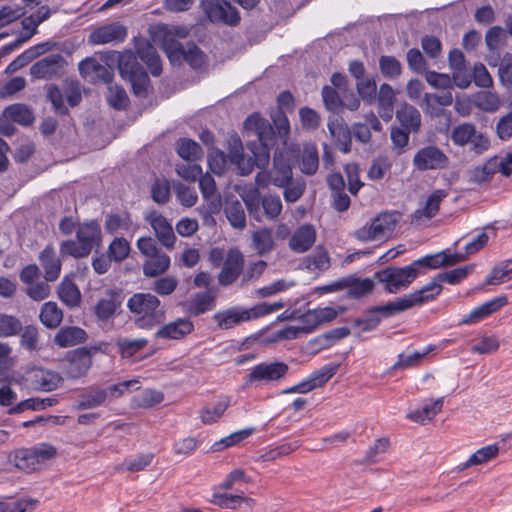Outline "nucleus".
Here are the masks:
<instances>
[{"mask_svg": "<svg viewBox=\"0 0 512 512\" xmlns=\"http://www.w3.org/2000/svg\"><path fill=\"white\" fill-rule=\"evenodd\" d=\"M245 125L253 129L258 142H251L248 145L253 157L245 156L240 138L231 137L228 141L229 157L236 165L239 174L246 176L252 173L254 167L266 168L270 161V149L275 144L274 127L259 115H251L247 118Z\"/></svg>", "mask_w": 512, "mask_h": 512, "instance_id": "f257e3e1", "label": "nucleus"}, {"mask_svg": "<svg viewBox=\"0 0 512 512\" xmlns=\"http://www.w3.org/2000/svg\"><path fill=\"white\" fill-rule=\"evenodd\" d=\"M470 270L471 267L465 266L453 269L449 272L441 273L420 289L389 302L386 305L380 306L375 310L390 316L408 310L414 306L422 305L425 302L433 300L441 293L442 282L457 284L467 277Z\"/></svg>", "mask_w": 512, "mask_h": 512, "instance_id": "f03ea898", "label": "nucleus"}, {"mask_svg": "<svg viewBox=\"0 0 512 512\" xmlns=\"http://www.w3.org/2000/svg\"><path fill=\"white\" fill-rule=\"evenodd\" d=\"M127 308L134 323L141 329H152L165 319V310L160 300L151 293H135L127 301Z\"/></svg>", "mask_w": 512, "mask_h": 512, "instance_id": "7ed1b4c3", "label": "nucleus"}, {"mask_svg": "<svg viewBox=\"0 0 512 512\" xmlns=\"http://www.w3.org/2000/svg\"><path fill=\"white\" fill-rule=\"evenodd\" d=\"M241 197L250 217L257 222H262L263 216L274 221L282 212L283 206L278 195L268 194L261 197L257 189H252L245 192Z\"/></svg>", "mask_w": 512, "mask_h": 512, "instance_id": "20e7f679", "label": "nucleus"}, {"mask_svg": "<svg viewBox=\"0 0 512 512\" xmlns=\"http://www.w3.org/2000/svg\"><path fill=\"white\" fill-rule=\"evenodd\" d=\"M57 449L47 443H40L31 448H22L14 452L11 463L25 472L40 469L47 461L55 458Z\"/></svg>", "mask_w": 512, "mask_h": 512, "instance_id": "39448f33", "label": "nucleus"}, {"mask_svg": "<svg viewBox=\"0 0 512 512\" xmlns=\"http://www.w3.org/2000/svg\"><path fill=\"white\" fill-rule=\"evenodd\" d=\"M164 36L162 48L172 63L183 58L194 69H200L206 64V57L197 45L194 43L182 45L166 32Z\"/></svg>", "mask_w": 512, "mask_h": 512, "instance_id": "423d86ee", "label": "nucleus"}, {"mask_svg": "<svg viewBox=\"0 0 512 512\" xmlns=\"http://www.w3.org/2000/svg\"><path fill=\"white\" fill-rule=\"evenodd\" d=\"M289 367L284 362H262L249 370V373L244 378L245 387H261L264 385L279 382L285 377Z\"/></svg>", "mask_w": 512, "mask_h": 512, "instance_id": "0eeeda50", "label": "nucleus"}, {"mask_svg": "<svg viewBox=\"0 0 512 512\" xmlns=\"http://www.w3.org/2000/svg\"><path fill=\"white\" fill-rule=\"evenodd\" d=\"M418 274L419 269L412 263L405 267H388L377 272L376 277L380 283L384 284L387 292L396 294L407 289Z\"/></svg>", "mask_w": 512, "mask_h": 512, "instance_id": "6e6552de", "label": "nucleus"}, {"mask_svg": "<svg viewBox=\"0 0 512 512\" xmlns=\"http://www.w3.org/2000/svg\"><path fill=\"white\" fill-rule=\"evenodd\" d=\"M401 215L397 211L380 213L370 225L360 228L356 236L359 240L372 241L389 237L396 228Z\"/></svg>", "mask_w": 512, "mask_h": 512, "instance_id": "1a4fd4ad", "label": "nucleus"}, {"mask_svg": "<svg viewBox=\"0 0 512 512\" xmlns=\"http://www.w3.org/2000/svg\"><path fill=\"white\" fill-rule=\"evenodd\" d=\"M201 6L211 22L235 26L240 21V15L232 0H202Z\"/></svg>", "mask_w": 512, "mask_h": 512, "instance_id": "9d476101", "label": "nucleus"}, {"mask_svg": "<svg viewBox=\"0 0 512 512\" xmlns=\"http://www.w3.org/2000/svg\"><path fill=\"white\" fill-rule=\"evenodd\" d=\"M497 172H500L503 176H509L512 173V153L489 158L485 163L471 171V179L476 183H483Z\"/></svg>", "mask_w": 512, "mask_h": 512, "instance_id": "9b49d317", "label": "nucleus"}, {"mask_svg": "<svg viewBox=\"0 0 512 512\" xmlns=\"http://www.w3.org/2000/svg\"><path fill=\"white\" fill-rule=\"evenodd\" d=\"M447 155L438 147L429 145L419 149L413 158V165L420 171L443 169L448 165Z\"/></svg>", "mask_w": 512, "mask_h": 512, "instance_id": "f8f14e48", "label": "nucleus"}, {"mask_svg": "<svg viewBox=\"0 0 512 512\" xmlns=\"http://www.w3.org/2000/svg\"><path fill=\"white\" fill-rule=\"evenodd\" d=\"M65 64L61 54H50L34 63L30 68V74L36 79L59 77L64 72Z\"/></svg>", "mask_w": 512, "mask_h": 512, "instance_id": "ddd939ff", "label": "nucleus"}, {"mask_svg": "<svg viewBox=\"0 0 512 512\" xmlns=\"http://www.w3.org/2000/svg\"><path fill=\"white\" fill-rule=\"evenodd\" d=\"M244 268V256L238 249H230L224 259L218 281L223 286L234 283Z\"/></svg>", "mask_w": 512, "mask_h": 512, "instance_id": "4468645a", "label": "nucleus"}, {"mask_svg": "<svg viewBox=\"0 0 512 512\" xmlns=\"http://www.w3.org/2000/svg\"><path fill=\"white\" fill-rule=\"evenodd\" d=\"M354 80L358 96L364 102L372 104L376 100L377 83L374 76L365 72L361 62L354 61Z\"/></svg>", "mask_w": 512, "mask_h": 512, "instance_id": "2eb2a0df", "label": "nucleus"}, {"mask_svg": "<svg viewBox=\"0 0 512 512\" xmlns=\"http://www.w3.org/2000/svg\"><path fill=\"white\" fill-rule=\"evenodd\" d=\"M446 196V191L441 189L432 192L426 201L412 214L411 224L420 226L430 221L439 212L440 203Z\"/></svg>", "mask_w": 512, "mask_h": 512, "instance_id": "dca6fc26", "label": "nucleus"}, {"mask_svg": "<svg viewBox=\"0 0 512 512\" xmlns=\"http://www.w3.org/2000/svg\"><path fill=\"white\" fill-rule=\"evenodd\" d=\"M145 220L150 224L158 241L164 247L169 249L174 247L176 236L173 227L162 214L151 211L145 215Z\"/></svg>", "mask_w": 512, "mask_h": 512, "instance_id": "f3484780", "label": "nucleus"}, {"mask_svg": "<svg viewBox=\"0 0 512 512\" xmlns=\"http://www.w3.org/2000/svg\"><path fill=\"white\" fill-rule=\"evenodd\" d=\"M91 365L90 351L86 348H78L68 355L65 374L71 379L80 378L88 372Z\"/></svg>", "mask_w": 512, "mask_h": 512, "instance_id": "a211bd4d", "label": "nucleus"}, {"mask_svg": "<svg viewBox=\"0 0 512 512\" xmlns=\"http://www.w3.org/2000/svg\"><path fill=\"white\" fill-rule=\"evenodd\" d=\"M214 321L217 327L222 330L232 329L242 322L254 319L251 309H244L238 306L222 310L214 314Z\"/></svg>", "mask_w": 512, "mask_h": 512, "instance_id": "6ab92c4d", "label": "nucleus"}, {"mask_svg": "<svg viewBox=\"0 0 512 512\" xmlns=\"http://www.w3.org/2000/svg\"><path fill=\"white\" fill-rule=\"evenodd\" d=\"M194 330L189 318H177L161 326L155 333L158 339L181 340Z\"/></svg>", "mask_w": 512, "mask_h": 512, "instance_id": "aec40b11", "label": "nucleus"}, {"mask_svg": "<svg viewBox=\"0 0 512 512\" xmlns=\"http://www.w3.org/2000/svg\"><path fill=\"white\" fill-rule=\"evenodd\" d=\"M508 298L505 295L498 296L492 300H489L477 307H475L468 315L464 316L460 320L461 325H471L478 323L485 319L494 312H497L502 307L507 305Z\"/></svg>", "mask_w": 512, "mask_h": 512, "instance_id": "412c9836", "label": "nucleus"}, {"mask_svg": "<svg viewBox=\"0 0 512 512\" xmlns=\"http://www.w3.org/2000/svg\"><path fill=\"white\" fill-rule=\"evenodd\" d=\"M27 380L35 390L52 391L58 387L61 377L51 370L35 367L27 373Z\"/></svg>", "mask_w": 512, "mask_h": 512, "instance_id": "4be33fe9", "label": "nucleus"}, {"mask_svg": "<svg viewBox=\"0 0 512 512\" xmlns=\"http://www.w3.org/2000/svg\"><path fill=\"white\" fill-rule=\"evenodd\" d=\"M126 37V28L118 22H113L94 30L90 34L89 39L91 43L100 45L112 42H122Z\"/></svg>", "mask_w": 512, "mask_h": 512, "instance_id": "5701e85b", "label": "nucleus"}, {"mask_svg": "<svg viewBox=\"0 0 512 512\" xmlns=\"http://www.w3.org/2000/svg\"><path fill=\"white\" fill-rule=\"evenodd\" d=\"M271 183L276 187L287 186L292 179L291 158L283 151H276L273 159Z\"/></svg>", "mask_w": 512, "mask_h": 512, "instance_id": "b1692460", "label": "nucleus"}, {"mask_svg": "<svg viewBox=\"0 0 512 512\" xmlns=\"http://www.w3.org/2000/svg\"><path fill=\"white\" fill-rule=\"evenodd\" d=\"M121 305V295L109 290L98 300L94 307V312L100 321L106 322L114 318Z\"/></svg>", "mask_w": 512, "mask_h": 512, "instance_id": "393cba45", "label": "nucleus"}, {"mask_svg": "<svg viewBox=\"0 0 512 512\" xmlns=\"http://www.w3.org/2000/svg\"><path fill=\"white\" fill-rule=\"evenodd\" d=\"M443 403V397L426 400L420 408L409 411L407 418L417 424L425 425L442 411Z\"/></svg>", "mask_w": 512, "mask_h": 512, "instance_id": "a878e982", "label": "nucleus"}, {"mask_svg": "<svg viewBox=\"0 0 512 512\" xmlns=\"http://www.w3.org/2000/svg\"><path fill=\"white\" fill-rule=\"evenodd\" d=\"M316 240V230L311 224H304L298 227L289 240V248L296 253H303L309 250Z\"/></svg>", "mask_w": 512, "mask_h": 512, "instance_id": "bb28decb", "label": "nucleus"}, {"mask_svg": "<svg viewBox=\"0 0 512 512\" xmlns=\"http://www.w3.org/2000/svg\"><path fill=\"white\" fill-rule=\"evenodd\" d=\"M77 240L91 253L94 246H98L102 240L101 228L96 221H90L79 225L76 231Z\"/></svg>", "mask_w": 512, "mask_h": 512, "instance_id": "cd10ccee", "label": "nucleus"}, {"mask_svg": "<svg viewBox=\"0 0 512 512\" xmlns=\"http://www.w3.org/2000/svg\"><path fill=\"white\" fill-rule=\"evenodd\" d=\"M87 333L84 329L76 326L61 328L54 336V343L62 348H67L84 343Z\"/></svg>", "mask_w": 512, "mask_h": 512, "instance_id": "c85d7f7f", "label": "nucleus"}, {"mask_svg": "<svg viewBox=\"0 0 512 512\" xmlns=\"http://www.w3.org/2000/svg\"><path fill=\"white\" fill-rule=\"evenodd\" d=\"M328 129L336 147L343 153L350 151L351 132L342 120L335 118L328 124Z\"/></svg>", "mask_w": 512, "mask_h": 512, "instance_id": "c756f323", "label": "nucleus"}, {"mask_svg": "<svg viewBox=\"0 0 512 512\" xmlns=\"http://www.w3.org/2000/svg\"><path fill=\"white\" fill-rule=\"evenodd\" d=\"M39 261L45 272L46 281H55L61 272V261L51 246H47L39 255Z\"/></svg>", "mask_w": 512, "mask_h": 512, "instance_id": "7c9ffc66", "label": "nucleus"}, {"mask_svg": "<svg viewBox=\"0 0 512 512\" xmlns=\"http://www.w3.org/2000/svg\"><path fill=\"white\" fill-rule=\"evenodd\" d=\"M396 118L402 128L417 133L421 126L420 112L412 105L404 103L397 111Z\"/></svg>", "mask_w": 512, "mask_h": 512, "instance_id": "2f4dec72", "label": "nucleus"}, {"mask_svg": "<svg viewBox=\"0 0 512 512\" xmlns=\"http://www.w3.org/2000/svg\"><path fill=\"white\" fill-rule=\"evenodd\" d=\"M170 264V257L166 253L159 251L144 262L143 274L146 277H157L164 274L169 269Z\"/></svg>", "mask_w": 512, "mask_h": 512, "instance_id": "473e14b6", "label": "nucleus"}, {"mask_svg": "<svg viewBox=\"0 0 512 512\" xmlns=\"http://www.w3.org/2000/svg\"><path fill=\"white\" fill-rule=\"evenodd\" d=\"M138 57L147 64L153 76H159L162 72V64L156 49L148 42L143 41L137 47Z\"/></svg>", "mask_w": 512, "mask_h": 512, "instance_id": "72a5a7b5", "label": "nucleus"}, {"mask_svg": "<svg viewBox=\"0 0 512 512\" xmlns=\"http://www.w3.org/2000/svg\"><path fill=\"white\" fill-rule=\"evenodd\" d=\"M339 366V363L331 362L314 371L307 379H305L309 391L327 383L337 372Z\"/></svg>", "mask_w": 512, "mask_h": 512, "instance_id": "f704fd0d", "label": "nucleus"}, {"mask_svg": "<svg viewBox=\"0 0 512 512\" xmlns=\"http://www.w3.org/2000/svg\"><path fill=\"white\" fill-rule=\"evenodd\" d=\"M58 296L69 308H76L81 302V293L76 284L65 277L59 285Z\"/></svg>", "mask_w": 512, "mask_h": 512, "instance_id": "c9c22d12", "label": "nucleus"}, {"mask_svg": "<svg viewBox=\"0 0 512 512\" xmlns=\"http://www.w3.org/2000/svg\"><path fill=\"white\" fill-rule=\"evenodd\" d=\"M39 318L45 327L55 329L63 320V312L58 307L57 303L49 301L43 304Z\"/></svg>", "mask_w": 512, "mask_h": 512, "instance_id": "e433bc0d", "label": "nucleus"}, {"mask_svg": "<svg viewBox=\"0 0 512 512\" xmlns=\"http://www.w3.org/2000/svg\"><path fill=\"white\" fill-rule=\"evenodd\" d=\"M253 247L257 254L264 256L269 254L275 246L272 230L269 228H262L252 234Z\"/></svg>", "mask_w": 512, "mask_h": 512, "instance_id": "4c0bfd02", "label": "nucleus"}, {"mask_svg": "<svg viewBox=\"0 0 512 512\" xmlns=\"http://www.w3.org/2000/svg\"><path fill=\"white\" fill-rule=\"evenodd\" d=\"M370 128L375 131H380L382 129L380 121L373 112H370L365 116L364 123L359 122L354 124V136L359 141L366 143L371 137Z\"/></svg>", "mask_w": 512, "mask_h": 512, "instance_id": "58836bf2", "label": "nucleus"}, {"mask_svg": "<svg viewBox=\"0 0 512 512\" xmlns=\"http://www.w3.org/2000/svg\"><path fill=\"white\" fill-rule=\"evenodd\" d=\"M118 69L121 77L130 80L136 74L144 71L143 67L137 62V58L132 53L120 55L118 61Z\"/></svg>", "mask_w": 512, "mask_h": 512, "instance_id": "ea45409f", "label": "nucleus"}, {"mask_svg": "<svg viewBox=\"0 0 512 512\" xmlns=\"http://www.w3.org/2000/svg\"><path fill=\"white\" fill-rule=\"evenodd\" d=\"M3 116L22 125H29L34 117L31 110L22 103H16L5 108Z\"/></svg>", "mask_w": 512, "mask_h": 512, "instance_id": "a19ab883", "label": "nucleus"}, {"mask_svg": "<svg viewBox=\"0 0 512 512\" xmlns=\"http://www.w3.org/2000/svg\"><path fill=\"white\" fill-rule=\"evenodd\" d=\"M512 279V259L498 263L486 278L489 285H499Z\"/></svg>", "mask_w": 512, "mask_h": 512, "instance_id": "79ce46f5", "label": "nucleus"}, {"mask_svg": "<svg viewBox=\"0 0 512 512\" xmlns=\"http://www.w3.org/2000/svg\"><path fill=\"white\" fill-rule=\"evenodd\" d=\"M475 106L485 112H495L501 106V99L495 92L480 91L474 95Z\"/></svg>", "mask_w": 512, "mask_h": 512, "instance_id": "37998d69", "label": "nucleus"}, {"mask_svg": "<svg viewBox=\"0 0 512 512\" xmlns=\"http://www.w3.org/2000/svg\"><path fill=\"white\" fill-rule=\"evenodd\" d=\"M229 404V399L227 397H223L215 405L204 407L200 411L202 423L209 425L217 422L222 417Z\"/></svg>", "mask_w": 512, "mask_h": 512, "instance_id": "c03bdc74", "label": "nucleus"}, {"mask_svg": "<svg viewBox=\"0 0 512 512\" xmlns=\"http://www.w3.org/2000/svg\"><path fill=\"white\" fill-rule=\"evenodd\" d=\"M225 214L229 223L236 229H244L246 226V216L244 209L239 201H230L226 204Z\"/></svg>", "mask_w": 512, "mask_h": 512, "instance_id": "a18cd8bd", "label": "nucleus"}, {"mask_svg": "<svg viewBox=\"0 0 512 512\" xmlns=\"http://www.w3.org/2000/svg\"><path fill=\"white\" fill-rule=\"evenodd\" d=\"M130 250V243L123 237H117L109 244L107 255L110 261L122 262L129 256Z\"/></svg>", "mask_w": 512, "mask_h": 512, "instance_id": "49530a36", "label": "nucleus"}, {"mask_svg": "<svg viewBox=\"0 0 512 512\" xmlns=\"http://www.w3.org/2000/svg\"><path fill=\"white\" fill-rule=\"evenodd\" d=\"M23 325L19 318L6 313H0V338L18 335Z\"/></svg>", "mask_w": 512, "mask_h": 512, "instance_id": "de8ad7c7", "label": "nucleus"}, {"mask_svg": "<svg viewBox=\"0 0 512 512\" xmlns=\"http://www.w3.org/2000/svg\"><path fill=\"white\" fill-rule=\"evenodd\" d=\"M109 400L108 392L105 389H91L83 394L78 406L81 409H93Z\"/></svg>", "mask_w": 512, "mask_h": 512, "instance_id": "09e8293b", "label": "nucleus"}, {"mask_svg": "<svg viewBox=\"0 0 512 512\" xmlns=\"http://www.w3.org/2000/svg\"><path fill=\"white\" fill-rule=\"evenodd\" d=\"M250 502L252 499L245 498L241 494L215 493L211 502L221 508L236 509L242 502Z\"/></svg>", "mask_w": 512, "mask_h": 512, "instance_id": "8fccbe9b", "label": "nucleus"}, {"mask_svg": "<svg viewBox=\"0 0 512 512\" xmlns=\"http://www.w3.org/2000/svg\"><path fill=\"white\" fill-rule=\"evenodd\" d=\"M499 453V448L496 445H488L482 447L473 453L464 464V468H468L474 465H480L488 462L495 458Z\"/></svg>", "mask_w": 512, "mask_h": 512, "instance_id": "3c124183", "label": "nucleus"}, {"mask_svg": "<svg viewBox=\"0 0 512 512\" xmlns=\"http://www.w3.org/2000/svg\"><path fill=\"white\" fill-rule=\"evenodd\" d=\"M343 92L337 91L336 89L324 86L322 89V98L324 105L327 110L339 113L342 111L344 105L342 101V94Z\"/></svg>", "mask_w": 512, "mask_h": 512, "instance_id": "603ef678", "label": "nucleus"}, {"mask_svg": "<svg viewBox=\"0 0 512 512\" xmlns=\"http://www.w3.org/2000/svg\"><path fill=\"white\" fill-rule=\"evenodd\" d=\"M178 155L187 161H195L202 155L201 147L198 143L190 139H182L177 143Z\"/></svg>", "mask_w": 512, "mask_h": 512, "instance_id": "864d4df0", "label": "nucleus"}, {"mask_svg": "<svg viewBox=\"0 0 512 512\" xmlns=\"http://www.w3.org/2000/svg\"><path fill=\"white\" fill-rule=\"evenodd\" d=\"M476 126L472 123H463L453 128L451 132V140L457 146H466L474 136Z\"/></svg>", "mask_w": 512, "mask_h": 512, "instance_id": "5fc2aeb1", "label": "nucleus"}, {"mask_svg": "<svg viewBox=\"0 0 512 512\" xmlns=\"http://www.w3.org/2000/svg\"><path fill=\"white\" fill-rule=\"evenodd\" d=\"M302 265L312 272L324 271L330 265L328 254L325 251H316L305 257Z\"/></svg>", "mask_w": 512, "mask_h": 512, "instance_id": "6e6d98bb", "label": "nucleus"}, {"mask_svg": "<svg viewBox=\"0 0 512 512\" xmlns=\"http://www.w3.org/2000/svg\"><path fill=\"white\" fill-rule=\"evenodd\" d=\"M379 68L382 75L389 79L398 78L402 73L401 63L393 56H381L379 59Z\"/></svg>", "mask_w": 512, "mask_h": 512, "instance_id": "4d7b16f0", "label": "nucleus"}, {"mask_svg": "<svg viewBox=\"0 0 512 512\" xmlns=\"http://www.w3.org/2000/svg\"><path fill=\"white\" fill-rule=\"evenodd\" d=\"M25 10L18 4L0 5V28L9 25L25 15Z\"/></svg>", "mask_w": 512, "mask_h": 512, "instance_id": "13d9d810", "label": "nucleus"}, {"mask_svg": "<svg viewBox=\"0 0 512 512\" xmlns=\"http://www.w3.org/2000/svg\"><path fill=\"white\" fill-rule=\"evenodd\" d=\"M147 344L148 341L145 338H121L117 341V346L119 347L123 357L133 356L135 353L142 350Z\"/></svg>", "mask_w": 512, "mask_h": 512, "instance_id": "bf43d9fd", "label": "nucleus"}, {"mask_svg": "<svg viewBox=\"0 0 512 512\" xmlns=\"http://www.w3.org/2000/svg\"><path fill=\"white\" fill-rule=\"evenodd\" d=\"M107 101L115 109H124L129 103V98L126 91L115 84L108 87Z\"/></svg>", "mask_w": 512, "mask_h": 512, "instance_id": "052dcab7", "label": "nucleus"}, {"mask_svg": "<svg viewBox=\"0 0 512 512\" xmlns=\"http://www.w3.org/2000/svg\"><path fill=\"white\" fill-rule=\"evenodd\" d=\"M228 162H230L232 164L229 154L226 156L224 154V152H222L219 149L212 150L208 156V164H209L210 170L214 174H218V175L222 174L225 171V169L228 165ZM233 165L236 167V165L234 163H233Z\"/></svg>", "mask_w": 512, "mask_h": 512, "instance_id": "680f3d73", "label": "nucleus"}, {"mask_svg": "<svg viewBox=\"0 0 512 512\" xmlns=\"http://www.w3.org/2000/svg\"><path fill=\"white\" fill-rule=\"evenodd\" d=\"M131 226V220L128 216L111 214L106 217L105 230L109 234H116L120 231H127Z\"/></svg>", "mask_w": 512, "mask_h": 512, "instance_id": "e2e57ef3", "label": "nucleus"}, {"mask_svg": "<svg viewBox=\"0 0 512 512\" xmlns=\"http://www.w3.org/2000/svg\"><path fill=\"white\" fill-rule=\"evenodd\" d=\"M154 458V454L145 453L132 458H127L122 463V468L129 472H138L149 466Z\"/></svg>", "mask_w": 512, "mask_h": 512, "instance_id": "0e129e2a", "label": "nucleus"}, {"mask_svg": "<svg viewBox=\"0 0 512 512\" xmlns=\"http://www.w3.org/2000/svg\"><path fill=\"white\" fill-rule=\"evenodd\" d=\"M37 502V500L31 498L0 502V512H31L36 507Z\"/></svg>", "mask_w": 512, "mask_h": 512, "instance_id": "69168bd1", "label": "nucleus"}, {"mask_svg": "<svg viewBox=\"0 0 512 512\" xmlns=\"http://www.w3.org/2000/svg\"><path fill=\"white\" fill-rule=\"evenodd\" d=\"M319 165L318 153L317 149L314 146L307 147L304 151L302 162H301V171L307 175H313Z\"/></svg>", "mask_w": 512, "mask_h": 512, "instance_id": "338daca9", "label": "nucleus"}, {"mask_svg": "<svg viewBox=\"0 0 512 512\" xmlns=\"http://www.w3.org/2000/svg\"><path fill=\"white\" fill-rule=\"evenodd\" d=\"M389 448V440L386 438H381L375 441L374 445L371 446L365 456L364 462L367 463H377L379 462L383 456L386 454Z\"/></svg>", "mask_w": 512, "mask_h": 512, "instance_id": "774afa93", "label": "nucleus"}]
</instances>
